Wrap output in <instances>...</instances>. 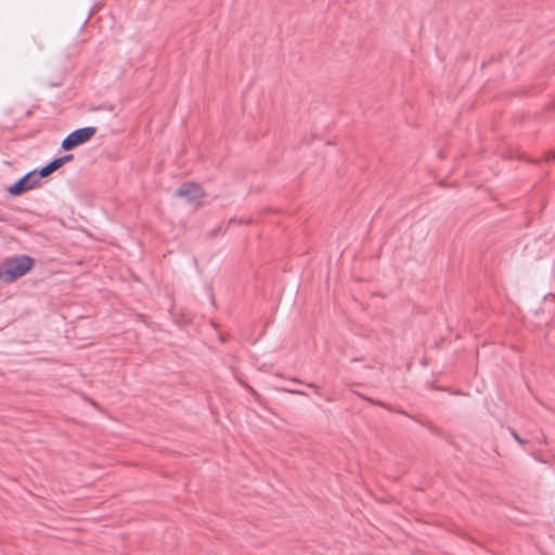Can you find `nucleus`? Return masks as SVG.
I'll return each mask as SVG.
<instances>
[{
  "instance_id": "1",
  "label": "nucleus",
  "mask_w": 555,
  "mask_h": 555,
  "mask_svg": "<svg viewBox=\"0 0 555 555\" xmlns=\"http://www.w3.org/2000/svg\"><path fill=\"white\" fill-rule=\"evenodd\" d=\"M34 266V259L27 255L14 256L0 262V281L10 283L25 275Z\"/></svg>"
},
{
  "instance_id": "2",
  "label": "nucleus",
  "mask_w": 555,
  "mask_h": 555,
  "mask_svg": "<svg viewBox=\"0 0 555 555\" xmlns=\"http://www.w3.org/2000/svg\"><path fill=\"white\" fill-rule=\"evenodd\" d=\"M95 131V127L91 126L76 129L65 137L61 146L65 151L73 150L76 146L88 142L94 135Z\"/></svg>"
},
{
  "instance_id": "3",
  "label": "nucleus",
  "mask_w": 555,
  "mask_h": 555,
  "mask_svg": "<svg viewBox=\"0 0 555 555\" xmlns=\"http://www.w3.org/2000/svg\"><path fill=\"white\" fill-rule=\"evenodd\" d=\"M39 184L38 179L36 178L35 171H29L20 178L16 182H14L8 189V193L11 196H18L29 190L35 189Z\"/></svg>"
},
{
  "instance_id": "4",
  "label": "nucleus",
  "mask_w": 555,
  "mask_h": 555,
  "mask_svg": "<svg viewBox=\"0 0 555 555\" xmlns=\"http://www.w3.org/2000/svg\"><path fill=\"white\" fill-rule=\"evenodd\" d=\"M175 196L184 197L190 204L196 205L204 196V192L199 184L188 182L183 183L178 190H176Z\"/></svg>"
},
{
  "instance_id": "5",
  "label": "nucleus",
  "mask_w": 555,
  "mask_h": 555,
  "mask_svg": "<svg viewBox=\"0 0 555 555\" xmlns=\"http://www.w3.org/2000/svg\"><path fill=\"white\" fill-rule=\"evenodd\" d=\"M33 171H35L36 178L38 179L39 182L42 178H46L52 173V170L49 168L48 165H44L40 169H34Z\"/></svg>"
},
{
  "instance_id": "6",
  "label": "nucleus",
  "mask_w": 555,
  "mask_h": 555,
  "mask_svg": "<svg viewBox=\"0 0 555 555\" xmlns=\"http://www.w3.org/2000/svg\"><path fill=\"white\" fill-rule=\"evenodd\" d=\"M49 166V168L52 170V172H54L56 169H59L60 167H62V164H61V159L60 157L57 158H54L53 160H51L50 163L47 164Z\"/></svg>"
},
{
  "instance_id": "7",
  "label": "nucleus",
  "mask_w": 555,
  "mask_h": 555,
  "mask_svg": "<svg viewBox=\"0 0 555 555\" xmlns=\"http://www.w3.org/2000/svg\"><path fill=\"white\" fill-rule=\"evenodd\" d=\"M49 166V168L52 170V172H54L56 169H59L60 167H62V164H61V159L60 157L57 158H54L53 160H51L50 163L47 164Z\"/></svg>"
},
{
  "instance_id": "8",
  "label": "nucleus",
  "mask_w": 555,
  "mask_h": 555,
  "mask_svg": "<svg viewBox=\"0 0 555 555\" xmlns=\"http://www.w3.org/2000/svg\"><path fill=\"white\" fill-rule=\"evenodd\" d=\"M509 433L515 441H517L520 446H524L528 442L527 440L522 439L513 428H509Z\"/></svg>"
},
{
  "instance_id": "9",
  "label": "nucleus",
  "mask_w": 555,
  "mask_h": 555,
  "mask_svg": "<svg viewBox=\"0 0 555 555\" xmlns=\"http://www.w3.org/2000/svg\"><path fill=\"white\" fill-rule=\"evenodd\" d=\"M73 157H74V156H73L72 154H65V155L61 156V157H60V159H61V164H62V166H63L64 164L68 163L69 160H72V159H73Z\"/></svg>"
},
{
  "instance_id": "10",
  "label": "nucleus",
  "mask_w": 555,
  "mask_h": 555,
  "mask_svg": "<svg viewBox=\"0 0 555 555\" xmlns=\"http://www.w3.org/2000/svg\"><path fill=\"white\" fill-rule=\"evenodd\" d=\"M5 221H8L7 216L0 211V222H5Z\"/></svg>"
},
{
  "instance_id": "11",
  "label": "nucleus",
  "mask_w": 555,
  "mask_h": 555,
  "mask_svg": "<svg viewBox=\"0 0 555 555\" xmlns=\"http://www.w3.org/2000/svg\"><path fill=\"white\" fill-rule=\"evenodd\" d=\"M547 159H555V153H552V154L547 157Z\"/></svg>"
},
{
  "instance_id": "12",
  "label": "nucleus",
  "mask_w": 555,
  "mask_h": 555,
  "mask_svg": "<svg viewBox=\"0 0 555 555\" xmlns=\"http://www.w3.org/2000/svg\"><path fill=\"white\" fill-rule=\"evenodd\" d=\"M541 442H543V443H545V442H546V438H545V436H542V438H541Z\"/></svg>"
}]
</instances>
